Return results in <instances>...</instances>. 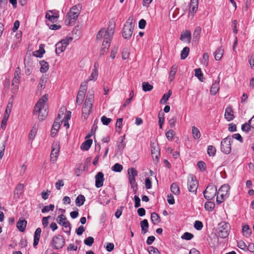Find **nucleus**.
I'll return each mask as SVG.
<instances>
[{"instance_id":"nucleus-58","label":"nucleus","mask_w":254,"mask_h":254,"mask_svg":"<svg viewBox=\"0 0 254 254\" xmlns=\"http://www.w3.org/2000/svg\"><path fill=\"white\" fill-rule=\"evenodd\" d=\"M67 218L66 216L64 214H61L60 216H58L56 218V221L58 224L61 225L63 222L66 220Z\"/></svg>"},{"instance_id":"nucleus-61","label":"nucleus","mask_w":254,"mask_h":254,"mask_svg":"<svg viewBox=\"0 0 254 254\" xmlns=\"http://www.w3.org/2000/svg\"><path fill=\"white\" fill-rule=\"evenodd\" d=\"M194 227L197 230H200L203 227V224L201 221L196 220L194 223Z\"/></svg>"},{"instance_id":"nucleus-62","label":"nucleus","mask_w":254,"mask_h":254,"mask_svg":"<svg viewBox=\"0 0 254 254\" xmlns=\"http://www.w3.org/2000/svg\"><path fill=\"white\" fill-rule=\"evenodd\" d=\"M209 55L207 53H204L203 55V58L201 63L203 64L207 65L208 62Z\"/></svg>"},{"instance_id":"nucleus-4","label":"nucleus","mask_w":254,"mask_h":254,"mask_svg":"<svg viewBox=\"0 0 254 254\" xmlns=\"http://www.w3.org/2000/svg\"><path fill=\"white\" fill-rule=\"evenodd\" d=\"M230 186L228 184L222 185L217 191L216 202L220 204L226 199L229 195Z\"/></svg>"},{"instance_id":"nucleus-51","label":"nucleus","mask_w":254,"mask_h":254,"mask_svg":"<svg viewBox=\"0 0 254 254\" xmlns=\"http://www.w3.org/2000/svg\"><path fill=\"white\" fill-rule=\"evenodd\" d=\"M175 135V132L172 130L170 129L166 133V136L169 140H172L173 137Z\"/></svg>"},{"instance_id":"nucleus-63","label":"nucleus","mask_w":254,"mask_h":254,"mask_svg":"<svg viewBox=\"0 0 254 254\" xmlns=\"http://www.w3.org/2000/svg\"><path fill=\"white\" fill-rule=\"evenodd\" d=\"M198 167L201 171H204L206 169L205 163L203 161H199L197 164Z\"/></svg>"},{"instance_id":"nucleus-1","label":"nucleus","mask_w":254,"mask_h":254,"mask_svg":"<svg viewBox=\"0 0 254 254\" xmlns=\"http://www.w3.org/2000/svg\"><path fill=\"white\" fill-rule=\"evenodd\" d=\"M114 32L113 28L110 27V26L108 28L107 30L102 28L98 32L97 34V40H101L104 38V41L100 50V55H104L108 52Z\"/></svg>"},{"instance_id":"nucleus-50","label":"nucleus","mask_w":254,"mask_h":254,"mask_svg":"<svg viewBox=\"0 0 254 254\" xmlns=\"http://www.w3.org/2000/svg\"><path fill=\"white\" fill-rule=\"evenodd\" d=\"M129 183L131 185V188L133 189L134 193L136 192L137 190V183L135 181V179H128Z\"/></svg>"},{"instance_id":"nucleus-24","label":"nucleus","mask_w":254,"mask_h":254,"mask_svg":"<svg viewBox=\"0 0 254 254\" xmlns=\"http://www.w3.org/2000/svg\"><path fill=\"white\" fill-rule=\"evenodd\" d=\"M201 32V28L199 26L196 27L193 33V40L195 42L198 41Z\"/></svg>"},{"instance_id":"nucleus-26","label":"nucleus","mask_w":254,"mask_h":254,"mask_svg":"<svg viewBox=\"0 0 254 254\" xmlns=\"http://www.w3.org/2000/svg\"><path fill=\"white\" fill-rule=\"evenodd\" d=\"M151 149L152 157L158 159V157L160 155L159 147L157 145H155L154 146L153 145L151 146Z\"/></svg>"},{"instance_id":"nucleus-3","label":"nucleus","mask_w":254,"mask_h":254,"mask_svg":"<svg viewBox=\"0 0 254 254\" xmlns=\"http://www.w3.org/2000/svg\"><path fill=\"white\" fill-rule=\"evenodd\" d=\"M79 5L73 6L67 13L65 23L66 25L74 24L80 14Z\"/></svg>"},{"instance_id":"nucleus-8","label":"nucleus","mask_w":254,"mask_h":254,"mask_svg":"<svg viewBox=\"0 0 254 254\" xmlns=\"http://www.w3.org/2000/svg\"><path fill=\"white\" fill-rule=\"evenodd\" d=\"M65 244L64 237L61 235L55 236L51 241V245L54 249L58 250L62 248Z\"/></svg>"},{"instance_id":"nucleus-52","label":"nucleus","mask_w":254,"mask_h":254,"mask_svg":"<svg viewBox=\"0 0 254 254\" xmlns=\"http://www.w3.org/2000/svg\"><path fill=\"white\" fill-rule=\"evenodd\" d=\"M148 251L149 254H160L159 250L155 247L150 246L148 248Z\"/></svg>"},{"instance_id":"nucleus-53","label":"nucleus","mask_w":254,"mask_h":254,"mask_svg":"<svg viewBox=\"0 0 254 254\" xmlns=\"http://www.w3.org/2000/svg\"><path fill=\"white\" fill-rule=\"evenodd\" d=\"M101 121L103 125L108 126L112 121V119L111 118H108L105 116H103L101 117Z\"/></svg>"},{"instance_id":"nucleus-37","label":"nucleus","mask_w":254,"mask_h":254,"mask_svg":"<svg viewBox=\"0 0 254 254\" xmlns=\"http://www.w3.org/2000/svg\"><path fill=\"white\" fill-rule=\"evenodd\" d=\"M170 189L171 191L176 195L180 193V189L176 183H173L171 186Z\"/></svg>"},{"instance_id":"nucleus-11","label":"nucleus","mask_w":254,"mask_h":254,"mask_svg":"<svg viewBox=\"0 0 254 254\" xmlns=\"http://www.w3.org/2000/svg\"><path fill=\"white\" fill-rule=\"evenodd\" d=\"M21 71L19 67H17L14 72V76L12 81L13 89H17L19 87V83L21 78Z\"/></svg>"},{"instance_id":"nucleus-49","label":"nucleus","mask_w":254,"mask_h":254,"mask_svg":"<svg viewBox=\"0 0 254 254\" xmlns=\"http://www.w3.org/2000/svg\"><path fill=\"white\" fill-rule=\"evenodd\" d=\"M93 98H94L93 94H92V93L89 94V93H88L87 95L86 100H85V101L84 103H87V104L89 103L90 104L92 105V102H93Z\"/></svg>"},{"instance_id":"nucleus-27","label":"nucleus","mask_w":254,"mask_h":254,"mask_svg":"<svg viewBox=\"0 0 254 254\" xmlns=\"http://www.w3.org/2000/svg\"><path fill=\"white\" fill-rule=\"evenodd\" d=\"M224 54V50L221 48H219L214 53L215 59L216 61H219L222 58Z\"/></svg>"},{"instance_id":"nucleus-48","label":"nucleus","mask_w":254,"mask_h":254,"mask_svg":"<svg viewBox=\"0 0 254 254\" xmlns=\"http://www.w3.org/2000/svg\"><path fill=\"white\" fill-rule=\"evenodd\" d=\"M55 206L54 204H51L49 205L45 206L43 209H42V212L44 213L49 212L50 210L53 211Z\"/></svg>"},{"instance_id":"nucleus-60","label":"nucleus","mask_w":254,"mask_h":254,"mask_svg":"<svg viewBox=\"0 0 254 254\" xmlns=\"http://www.w3.org/2000/svg\"><path fill=\"white\" fill-rule=\"evenodd\" d=\"M164 113H159L158 114V118H159V127L160 128L162 127V125L164 124Z\"/></svg>"},{"instance_id":"nucleus-22","label":"nucleus","mask_w":254,"mask_h":254,"mask_svg":"<svg viewBox=\"0 0 254 254\" xmlns=\"http://www.w3.org/2000/svg\"><path fill=\"white\" fill-rule=\"evenodd\" d=\"M92 140L91 139L85 140L82 143L80 146L81 149L85 151L88 150L92 143Z\"/></svg>"},{"instance_id":"nucleus-64","label":"nucleus","mask_w":254,"mask_h":254,"mask_svg":"<svg viewBox=\"0 0 254 254\" xmlns=\"http://www.w3.org/2000/svg\"><path fill=\"white\" fill-rule=\"evenodd\" d=\"M46 18L48 19L51 22H54L57 20L58 17L55 15H51L48 12H47L46 15Z\"/></svg>"},{"instance_id":"nucleus-14","label":"nucleus","mask_w":254,"mask_h":254,"mask_svg":"<svg viewBox=\"0 0 254 254\" xmlns=\"http://www.w3.org/2000/svg\"><path fill=\"white\" fill-rule=\"evenodd\" d=\"M95 186L97 188L102 187L103 186L104 181L105 180L104 174L102 172H98L95 177Z\"/></svg>"},{"instance_id":"nucleus-15","label":"nucleus","mask_w":254,"mask_h":254,"mask_svg":"<svg viewBox=\"0 0 254 254\" xmlns=\"http://www.w3.org/2000/svg\"><path fill=\"white\" fill-rule=\"evenodd\" d=\"M251 128H254V116L249 121L248 123H245L242 126V130L248 132Z\"/></svg>"},{"instance_id":"nucleus-31","label":"nucleus","mask_w":254,"mask_h":254,"mask_svg":"<svg viewBox=\"0 0 254 254\" xmlns=\"http://www.w3.org/2000/svg\"><path fill=\"white\" fill-rule=\"evenodd\" d=\"M242 231L243 235L246 237H250L252 233V230L248 225H245L243 226Z\"/></svg>"},{"instance_id":"nucleus-57","label":"nucleus","mask_w":254,"mask_h":254,"mask_svg":"<svg viewBox=\"0 0 254 254\" xmlns=\"http://www.w3.org/2000/svg\"><path fill=\"white\" fill-rule=\"evenodd\" d=\"M94 238L92 237H88L84 241V244L88 246H91L94 243Z\"/></svg>"},{"instance_id":"nucleus-13","label":"nucleus","mask_w":254,"mask_h":254,"mask_svg":"<svg viewBox=\"0 0 254 254\" xmlns=\"http://www.w3.org/2000/svg\"><path fill=\"white\" fill-rule=\"evenodd\" d=\"M134 27L124 25L123 30V36L125 39H129L133 33Z\"/></svg>"},{"instance_id":"nucleus-12","label":"nucleus","mask_w":254,"mask_h":254,"mask_svg":"<svg viewBox=\"0 0 254 254\" xmlns=\"http://www.w3.org/2000/svg\"><path fill=\"white\" fill-rule=\"evenodd\" d=\"M60 145L58 142H55L52 145V149L51 153V160L54 162L57 160L59 155Z\"/></svg>"},{"instance_id":"nucleus-21","label":"nucleus","mask_w":254,"mask_h":254,"mask_svg":"<svg viewBox=\"0 0 254 254\" xmlns=\"http://www.w3.org/2000/svg\"><path fill=\"white\" fill-rule=\"evenodd\" d=\"M27 225V221L25 220H21L19 219L18 221L17 222L16 226L20 232H24L25 230L26 227Z\"/></svg>"},{"instance_id":"nucleus-19","label":"nucleus","mask_w":254,"mask_h":254,"mask_svg":"<svg viewBox=\"0 0 254 254\" xmlns=\"http://www.w3.org/2000/svg\"><path fill=\"white\" fill-rule=\"evenodd\" d=\"M42 232V230L40 228H38L36 229L34 235V242H33V246L34 247H36L39 242L40 238L41 236V233Z\"/></svg>"},{"instance_id":"nucleus-20","label":"nucleus","mask_w":254,"mask_h":254,"mask_svg":"<svg viewBox=\"0 0 254 254\" xmlns=\"http://www.w3.org/2000/svg\"><path fill=\"white\" fill-rule=\"evenodd\" d=\"M225 117L228 121H230L234 119L233 111L231 107L226 108L225 113Z\"/></svg>"},{"instance_id":"nucleus-5","label":"nucleus","mask_w":254,"mask_h":254,"mask_svg":"<svg viewBox=\"0 0 254 254\" xmlns=\"http://www.w3.org/2000/svg\"><path fill=\"white\" fill-rule=\"evenodd\" d=\"M230 231V226L229 223L224 221L219 223L216 230L217 234L221 238L227 237Z\"/></svg>"},{"instance_id":"nucleus-39","label":"nucleus","mask_w":254,"mask_h":254,"mask_svg":"<svg viewBox=\"0 0 254 254\" xmlns=\"http://www.w3.org/2000/svg\"><path fill=\"white\" fill-rule=\"evenodd\" d=\"M177 69V66L176 65H173L170 72L169 78L170 81H172L174 79V76L176 74V71Z\"/></svg>"},{"instance_id":"nucleus-23","label":"nucleus","mask_w":254,"mask_h":254,"mask_svg":"<svg viewBox=\"0 0 254 254\" xmlns=\"http://www.w3.org/2000/svg\"><path fill=\"white\" fill-rule=\"evenodd\" d=\"M56 53L58 55H59V54L63 52H64L66 47L65 45H64L61 42H58L56 44Z\"/></svg>"},{"instance_id":"nucleus-16","label":"nucleus","mask_w":254,"mask_h":254,"mask_svg":"<svg viewBox=\"0 0 254 254\" xmlns=\"http://www.w3.org/2000/svg\"><path fill=\"white\" fill-rule=\"evenodd\" d=\"M180 40L183 42L190 44L191 39V32L189 30L184 31L180 36Z\"/></svg>"},{"instance_id":"nucleus-46","label":"nucleus","mask_w":254,"mask_h":254,"mask_svg":"<svg viewBox=\"0 0 254 254\" xmlns=\"http://www.w3.org/2000/svg\"><path fill=\"white\" fill-rule=\"evenodd\" d=\"M23 189V186L21 184H19L16 187L15 190V195L17 194V196L19 197V195L21 194L22 192V190Z\"/></svg>"},{"instance_id":"nucleus-10","label":"nucleus","mask_w":254,"mask_h":254,"mask_svg":"<svg viewBox=\"0 0 254 254\" xmlns=\"http://www.w3.org/2000/svg\"><path fill=\"white\" fill-rule=\"evenodd\" d=\"M12 105L8 104L7 105V107L6 108V110L5 111L3 119L1 121V125H0V127L2 129H5L6 126V123L9 117L10 114L11 113V110L12 108Z\"/></svg>"},{"instance_id":"nucleus-29","label":"nucleus","mask_w":254,"mask_h":254,"mask_svg":"<svg viewBox=\"0 0 254 254\" xmlns=\"http://www.w3.org/2000/svg\"><path fill=\"white\" fill-rule=\"evenodd\" d=\"M85 200V199L84 196L82 194H80L76 197L75 199L76 205L77 206L80 207L84 204Z\"/></svg>"},{"instance_id":"nucleus-28","label":"nucleus","mask_w":254,"mask_h":254,"mask_svg":"<svg viewBox=\"0 0 254 254\" xmlns=\"http://www.w3.org/2000/svg\"><path fill=\"white\" fill-rule=\"evenodd\" d=\"M60 122H61V117L60 115L59 114L58 117L56 119L55 121L54 122L52 128L53 130L55 131H58L60 127Z\"/></svg>"},{"instance_id":"nucleus-41","label":"nucleus","mask_w":254,"mask_h":254,"mask_svg":"<svg viewBox=\"0 0 254 254\" xmlns=\"http://www.w3.org/2000/svg\"><path fill=\"white\" fill-rule=\"evenodd\" d=\"M142 84V90L145 92L150 91L153 88V86L150 84L148 82H143Z\"/></svg>"},{"instance_id":"nucleus-34","label":"nucleus","mask_w":254,"mask_h":254,"mask_svg":"<svg viewBox=\"0 0 254 254\" xmlns=\"http://www.w3.org/2000/svg\"><path fill=\"white\" fill-rule=\"evenodd\" d=\"M40 64L41 65L40 71L43 73L47 72L49 66L48 63L44 61H42L40 62Z\"/></svg>"},{"instance_id":"nucleus-54","label":"nucleus","mask_w":254,"mask_h":254,"mask_svg":"<svg viewBox=\"0 0 254 254\" xmlns=\"http://www.w3.org/2000/svg\"><path fill=\"white\" fill-rule=\"evenodd\" d=\"M87 81H85L82 83L80 86V89L78 92H83V93L85 94V92L87 88Z\"/></svg>"},{"instance_id":"nucleus-42","label":"nucleus","mask_w":254,"mask_h":254,"mask_svg":"<svg viewBox=\"0 0 254 254\" xmlns=\"http://www.w3.org/2000/svg\"><path fill=\"white\" fill-rule=\"evenodd\" d=\"M190 49L189 47H186L184 48L181 53V58L182 60L185 59L189 55Z\"/></svg>"},{"instance_id":"nucleus-6","label":"nucleus","mask_w":254,"mask_h":254,"mask_svg":"<svg viewBox=\"0 0 254 254\" xmlns=\"http://www.w3.org/2000/svg\"><path fill=\"white\" fill-rule=\"evenodd\" d=\"M232 138L227 136L221 142V151L225 154H229L231 151Z\"/></svg>"},{"instance_id":"nucleus-9","label":"nucleus","mask_w":254,"mask_h":254,"mask_svg":"<svg viewBox=\"0 0 254 254\" xmlns=\"http://www.w3.org/2000/svg\"><path fill=\"white\" fill-rule=\"evenodd\" d=\"M198 186V182L196 180L195 177L192 175H190L188 178V182L189 191L196 193Z\"/></svg>"},{"instance_id":"nucleus-2","label":"nucleus","mask_w":254,"mask_h":254,"mask_svg":"<svg viewBox=\"0 0 254 254\" xmlns=\"http://www.w3.org/2000/svg\"><path fill=\"white\" fill-rule=\"evenodd\" d=\"M48 99V95L47 94L44 95L39 100L34 107V114L38 113V118L41 121L44 120L48 115L47 108L46 105Z\"/></svg>"},{"instance_id":"nucleus-30","label":"nucleus","mask_w":254,"mask_h":254,"mask_svg":"<svg viewBox=\"0 0 254 254\" xmlns=\"http://www.w3.org/2000/svg\"><path fill=\"white\" fill-rule=\"evenodd\" d=\"M192 133L194 139H198L201 136L199 129L194 126L192 127Z\"/></svg>"},{"instance_id":"nucleus-47","label":"nucleus","mask_w":254,"mask_h":254,"mask_svg":"<svg viewBox=\"0 0 254 254\" xmlns=\"http://www.w3.org/2000/svg\"><path fill=\"white\" fill-rule=\"evenodd\" d=\"M207 153L210 156H213L216 153V149L212 145H209L207 148Z\"/></svg>"},{"instance_id":"nucleus-7","label":"nucleus","mask_w":254,"mask_h":254,"mask_svg":"<svg viewBox=\"0 0 254 254\" xmlns=\"http://www.w3.org/2000/svg\"><path fill=\"white\" fill-rule=\"evenodd\" d=\"M216 194H217V189L213 185H208L203 191L204 197L208 200L212 199Z\"/></svg>"},{"instance_id":"nucleus-18","label":"nucleus","mask_w":254,"mask_h":254,"mask_svg":"<svg viewBox=\"0 0 254 254\" xmlns=\"http://www.w3.org/2000/svg\"><path fill=\"white\" fill-rule=\"evenodd\" d=\"M220 82L219 77H217V79L215 80V82L213 83L211 86L210 92L212 95H215L219 89V83Z\"/></svg>"},{"instance_id":"nucleus-55","label":"nucleus","mask_w":254,"mask_h":254,"mask_svg":"<svg viewBox=\"0 0 254 254\" xmlns=\"http://www.w3.org/2000/svg\"><path fill=\"white\" fill-rule=\"evenodd\" d=\"M45 52L44 48H40L39 50L34 52V55L36 57L41 58L43 56V54Z\"/></svg>"},{"instance_id":"nucleus-17","label":"nucleus","mask_w":254,"mask_h":254,"mask_svg":"<svg viewBox=\"0 0 254 254\" xmlns=\"http://www.w3.org/2000/svg\"><path fill=\"white\" fill-rule=\"evenodd\" d=\"M92 105L87 103H84V105L82 110V116L84 119H86L90 114Z\"/></svg>"},{"instance_id":"nucleus-40","label":"nucleus","mask_w":254,"mask_h":254,"mask_svg":"<svg viewBox=\"0 0 254 254\" xmlns=\"http://www.w3.org/2000/svg\"><path fill=\"white\" fill-rule=\"evenodd\" d=\"M151 220L154 224L158 223L160 221V216L155 212H153L151 214Z\"/></svg>"},{"instance_id":"nucleus-36","label":"nucleus","mask_w":254,"mask_h":254,"mask_svg":"<svg viewBox=\"0 0 254 254\" xmlns=\"http://www.w3.org/2000/svg\"><path fill=\"white\" fill-rule=\"evenodd\" d=\"M61 225L64 227L65 229H66V230H64V232L68 234H70V231H71V227H70V224L68 221L67 220L63 222Z\"/></svg>"},{"instance_id":"nucleus-56","label":"nucleus","mask_w":254,"mask_h":254,"mask_svg":"<svg viewBox=\"0 0 254 254\" xmlns=\"http://www.w3.org/2000/svg\"><path fill=\"white\" fill-rule=\"evenodd\" d=\"M193 237V235L189 233L185 232L182 236L181 238L182 239L186 240H190Z\"/></svg>"},{"instance_id":"nucleus-43","label":"nucleus","mask_w":254,"mask_h":254,"mask_svg":"<svg viewBox=\"0 0 254 254\" xmlns=\"http://www.w3.org/2000/svg\"><path fill=\"white\" fill-rule=\"evenodd\" d=\"M46 80L44 78H41L39 80V83L37 86L38 90L41 91L44 89L45 87Z\"/></svg>"},{"instance_id":"nucleus-33","label":"nucleus","mask_w":254,"mask_h":254,"mask_svg":"<svg viewBox=\"0 0 254 254\" xmlns=\"http://www.w3.org/2000/svg\"><path fill=\"white\" fill-rule=\"evenodd\" d=\"M98 75V70L96 68H94L92 70V73L88 79L86 80L87 82L89 81H95L96 80Z\"/></svg>"},{"instance_id":"nucleus-25","label":"nucleus","mask_w":254,"mask_h":254,"mask_svg":"<svg viewBox=\"0 0 254 254\" xmlns=\"http://www.w3.org/2000/svg\"><path fill=\"white\" fill-rule=\"evenodd\" d=\"M142 233L144 234L148 232L149 227L148 222L147 219H144L140 222Z\"/></svg>"},{"instance_id":"nucleus-32","label":"nucleus","mask_w":254,"mask_h":254,"mask_svg":"<svg viewBox=\"0 0 254 254\" xmlns=\"http://www.w3.org/2000/svg\"><path fill=\"white\" fill-rule=\"evenodd\" d=\"M85 94L83 93V92H78L76 102L77 104L80 105L82 104L85 97Z\"/></svg>"},{"instance_id":"nucleus-59","label":"nucleus","mask_w":254,"mask_h":254,"mask_svg":"<svg viewBox=\"0 0 254 254\" xmlns=\"http://www.w3.org/2000/svg\"><path fill=\"white\" fill-rule=\"evenodd\" d=\"M195 76L197 77L200 81H203V79L202 78L203 74L201 72L200 68H196L195 69Z\"/></svg>"},{"instance_id":"nucleus-38","label":"nucleus","mask_w":254,"mask_h":254,"mask_svg":"<svg viewBox=\"0 0 254 254\" xmlns=\"http://www.w3.org/2000/svg\"><path fill=\"white\" fill-rule=\"evenodd\" d=\"M215 204L211 201H207L204 204L205 209L209 211H211L215 207Z\"/></svg>"},{"instance_id":"nucleus-45","label":"nucleus","mask_w":254,"mask_h":254,"mask_svg":"<svg viewBox=\"0 0 254 254\" xmlns=\"http://www.w3.org/2000/svg\"><path fill=\"white\" fill-rule=\"evenodd\" d=\"M123 169V166L119 163H116L112 167V170L116 172H121Z\"/></svg>"},{"instance_id":"nucleus-35","label":"nucleus","mask_w":254,"mask_h":254,"mask_svg":"<svg viewBox=\"0 0 254 254\" xmlns=\"http://www.w3.org/2000/svg\"><path fill=\"white\" fill-rule=\"evenodd\" d=\"M128 179H135L137 176V172L134 168H131L128 170Z\"/></svg>"},{"instance_id":"nucleus-44","label":"nucleus","mask_w":254,"mask_h":254,"mask_svg":"<svg viewBox=\"0 0 254 254\" xmlns=\"http://www.w3.org/2000/svg\"><path fill=\"white\" fill-rule=\"evenodd\" d=\"M172 95V92L171 90H169L167 93H165L163 96L162 98L160 100V103L161 104H164L169 98V97Z\"/></svg>"}]
</instances>
